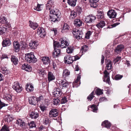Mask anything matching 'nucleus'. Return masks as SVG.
<instances>
[{
    "mask_svg": "<svg viewBox=\"0 0 131 131\" xmlns=\"http://www.w3.org/2000/svg\"><path fill=\"white\" fill-rule=\"evenodd\" d=\"M54 3L53 0H50L47 1L46 4V9L49 11L50 19L52 23L57 22L61 17V13L58 9H51V7H54Z\"/></svg>",
    "mask_w": 131,
    "mask_h": 131,
    "instance_id": "f257e3e1",
    "label": "nucleus"
},
{
    "mask_svg": "<svg viewBox=\"0 0 131 131\" xmlns=\"http://www.w3.org/2000/svg\"><path fill=\"white\" fill-rule=\"evenodd\" d=\"M69 42L66 39L65 37H63L60 38L59 42L54 41L53 43L54 49H56V48L60 47L62 48H66L69 45Z\"/></svg>",
    "mask_w": 131,
    "mask_h": 131,
    "instance_id": "f03ea898",
    "label": "nucleus"
},
{
    "mask_svg": "<svg viewBox=\"0 0 131 131\" xmlns=\"http://www.w3.org/2000/svg\"><path fill=\"white\" fill-rule=\"evenodd\" d=\"M83 28H79L78 29H74L72 33L74 37L77 39H80L82 38L83 33L82 31Z\"/></svg>",
    "mask_w": 131,
    "mask_h": 131,
    "instance_id": "7ed1b4c3",
    "label": "nucleus"
},
{
    "mask_svg": "<svg viewBox=\"0 0 131 131\" xmlns=\"http://www.w3.org/2000/svg\"><path fill=\"white\" fill-rule=\"evenodd\" d=\"M25 58V60L29 63H35L37 61V59L32 53L26 54Z\"/></svg>",
    "mask_w": 131,
    "mask_h": 131,
    "instance_id": "20e7f679",
    "label": "nucleus"
},
{
    "mask_svg": "<svg viewBox=\"0 0 131 131\" xmlns=\"http://www.w3.org/2000/svg\"><path fill=\"white\" fill-rule=\"evenodd\" d=\"M80 58L78 56H74L70 57L69 56H67L64 58V62L68 64H71L74 61H76L79 59Z\"/></svg>",
    "mask_w": 131,
    "mask_h": 131,
    "instance_id": "39448f33",
    "label": "nucleus"
},
{
    "mask_svg": "<svg viewBox=\"0 0 131 131\" xmlns=\"http://www.w3.org/2000/svg\"><path fill=\"white\" fill-rule=\"evenodd\" d=\"M13 88L17 92L19 93L23 90V88L18 82H15L13 84Z\"/></svg>",
    "mask_w": 131,
    "mask_h": 131,
    "instance_id": "423d86ee",
    "label": "nucleus"
},
{
    "mask_svg": "<svg viewBox=\"0 0 131 131\" xmlns=\"http://www.w3.org/2000/svg\"><path fill=\"white\" fill-rule=\"evenodd\" d=\"M124 48V46L122 44L118 45L114 49L115 54L117 55L123 51Z\"/></svg>",
    "mask_w": 131,
    "mask_h": 131,
    "instance_id": "0eeeda50",
    "label": "nucleus"
},
{
    "mask_svg": "<svg viewBox=\"0 0 131 131\" xmlns=\"http://www.w3.org/2000/svg\"><path fill=\"white\" fill-rule=\"evenodd\" d=\"M58 115V111L56 109H52L49 113V116L50 118L55 117Z\"/></svg>",
    "mask_w": 131,
    "mask_h": 131,
    "instance_id": "6e6552de",
    "label": "nucleus"
},
{
    "mask_svg": "<svg viewBox=\"0 0 131 131\" xmlns=\"http://www.w3.org/2000/svg\"><path fill=\"white\" fill-rule=\"evenodd\" d=\"M70 84V83L67 81L66 80H64L61 81L59 83V86L62 89H66Z\"/></svg>",
    "mask_w": 131,
    "mask_h": 131,
    "instance_id": "1a4fd4ad",
    "label": "nucleus"
},
{
    "mask_svg": "<svg viewBox=\"0 0 131 131\" xmlns=\"http://www.w3.org/2000/svg\"><path fill=\"white\" fill-rule=\"evenodd\" d=\"M37 31L38 35L41 38L44 37L46 35L45 30L43 28L39 27L37 30Z\"/></svg>",
    "mask_w": 131,
    "mask_h": 131,
    "instance_id": "9d476101",
    "label": "nucleus"
},
{
    "mask_svg": "<svg viewBox=\"0 0 131 131\" xmlns=\"http://www.w3.org/2000/svg\"><path fill=\"white\" fill-rule=\"evenodd\" d=\"M107 14L108 17L111 18H115L117 14L115 11L113 9L109 10L107 12Z\"/></svg>",
    "mask_w": 131,
    "mask_h": 131,
    "instance_id": "9b49d317",
    "label": "nucleus"
},
{
    "mask_svg": "<svg viewBox=\"0 0 131 131\" xmlns=\"http://www.w3.org/2000/svg\"><path fill=\"white\" fill-rule=\"evenodd\" d=\"M38 45V43L37 41H32L30 42L29 43V46L30 48L31 49H36Z\"/></svg>",
    "mask_w": 131,
    "mask_h": 131,
    "instance_id": "f8f14e48",
    "label": "nucleus"
},
{
    "mask_svg": "<svg viewBox=\"0 0 131 131\" xmlns=\"http://www.w3.org/2000/svg\"><path fill=\"white\" fill-rule=\"evenodd\" d=\"M96 17L94 16L89 15L86 17L85 18V22L87 23H91L94 22Z\"/></svg>",
    "mask_w": 131,
    "mask_h": 131,
    "instance_id": "ddd939ff",
    "label": "nucleus"
},
{
    "mask_svg": "<svg viewBox=\"0 0 131 131\" xmlns=\"http://www.w3.org/2000/svg\"><path fill=\"white\" fill-rule=\"evenodd\" d=\"M104 77L105 79L103 80L104 82H106L107 83L109 84L110 82V79L109 77V73L106 70L104 72Z\"/></svg>",
    "mask_w": 131,
    "mask_h": 131,
    "instance_id": "4468645a",
    "label": "nucleus"
},
{
    "mask_svg": "<svg viewBox=\"0 0 131 131\" xmlns=\"http://www.w3.org/2000/svg\"><path fill=\"white\" fill-rule=\"evenodd\" d=\"M22 68L23 69L28 71L30 72L32 70L31 66L27 63L24 64L22 66Z\"/></svg>",
    "mask_w": 131,
    "mask_h": 131,
    "instance_id": "2eb2a0df",
    "label": "nucleus"
},
{
    "mask_svg": "<svg viewBox=\"0 0 131 131\" xmlns=\"http://www.w3.org/2000/svg\"><path fill=\"white\" fill-rule=\"evenodd\" d=\"M39 116V113L35 111L31 112L29 113L30 117L32 119H36L38 118Z\"/></svg>",
    "mask_w": 131,
    "mask_h": 131,
    "instance_id": "dca6fc26",
    "label": "nucleus"
},
{
    "mask_svg": "<svg viewBox=\"0 0 131 131\" xmlns=\"http://www.w3.org/2000/svg\"><path fill=\"white\" fill-rule=\"evenodd\" d=\"M2 44L3 47H4L8 46L11 44L10 40L8 38H6L3 40Z\"/></svg>",
    "mask_w": 131,
    "mask_h": 131,
    "instance_id": "f3484780",
    "label": "nucleus"
},
{
    "mask_svg": "<svg viewBox=\"0 0 131 131\" xmlns=\"http://www.w3.org/2000/svg\"><path fill=\"white\" fill-rule=\"evenodd\" d=\"M28 101L30 104L35 105L36 103V98L34 96L29 97L28 98Z\"/></svg>",
    "mask_w": 131,
    "mask_h": 131,
    "instance_id": "a211bd4d",
    "label": "nucleus"
},
{
    "mask_svg": "<svg viewBox=\"0 0 131 131\" xmlns=\"http://www.w3.org/2000/svg\"><path fill=\"white\" fill-rule=\"evenodd\" d=\"M99 0H89L91 6L95 8L97 6V3Z\"/></svg>",
    "mask_w": 131,
    "mask_h": 131,
    "instance_id": "6ab92c4d",
    "label": "nucleus"
},
{
    "mask_svg": "<svg viewBox=\"0 0 131 131\" xmlns=\"http://www.w3.org/2000/svg\"><path fill=\"white\" fill-rule=\"evenodd\" d=\"M20 46V45H19V42H18L14 41V48L16 52H18L19 51Z\"/></svg>",
    "mask_w": 131,
    "mask_h": 131,
    "instance_id": "aec40b11",
    "label": "nucleus"
},
{
    "mask_svg": "<svg viewBox=\"0 0 131 131\" xmlns=\"http://www.w3.org/2000/svg\"><path fill=\"white\" fill-rule=\"evenodd\" d=\"M1 71L2 73L5 75H7L10 72L9 70L5 67H2L1 69Z\"/></svg>",
    "mask_w": 131,
    "mask_h": 131,
    "instance_id": "412c9836",
    "label": "nucleus"
},
{
    "mask_svg": "<svg viewBox=\"0 0 131 131\" xmlns=\"http://www.w3.org/2000/svg\"><path fill=\"white\" fill-rule=\"evenodd\" d=\"M42 60L43 62V63L45 64H48L50 62V60L49 58L47 57H43L42 59Z\"/></svg>",
    "mask_w": 131,
    "mask_h": 131,
    "instance_id": "4be33fe9",
    "label": "nucleus"
},
{
    "mask_svg": "<svg viewBox=\"0 0 131 131\" xmlns=\"http://www.w3.org/2000/svg\"><path fill=\"white\" fill-rule=\"evenodd\" d=\"M61 50L59 49H54L53 54V56L54 57H56L59 56Z\"/></svg>",
    "mask_w": 131,
    "mask_h": 131,
    "instance_id": "5701e85b",
    "label": "nucleus"
},
{
    "mask_svg": "<svg viewBox=\"0 0 131 131\" xmlns=\"http://www.w3.org/2000/svg\"><path fill=\"white\" fill-rule=\"evenodd\" d=\"M26 89L28 91L32 92L34 90L33 86L31 84H28L26 86Z\"/></svg>",
    "mask_w": 131,
    "mask_h": 131,
    "instance_id": "b1692460",
    "label": "nucleus"
},
{
    "mask_svg": "<svg viewBox=\"0 0 131 131\" xmlns=\"http://www.w3.org/2000/svg\"><path fill=\"white\" fill-rule=\"evenodd\" d=\"M48 80L49 82L54 80L55 78V77L53 75V73L50 72H48Z\"/></svg>",
    "mask_w": 131,
    "mask_h": 131,
    "instance_id": "393cba45",
    "label": "nucleus"
},
{
    "mask_svg": "<svg viewBox=\"0 0 131 131\" xmlns=\"http://www.w3.org/2000/svg\"><path fill=\"white\" fill-rule=\"evenodd\" d=\"M106 65L105 67L106 69L108 70H110L112 68V62L110 60H107L106 62Z\"/></svg>",
    "mask_w": 131,
    "mask_h": 131,
    "instance_id": "a878e982",
    "label": "nucleus"
},
{
    "mask_svg": "<svg viewBox=\"0 0 131 131\" xmlns=\"http://www.w3.org/2000/svg\"><path fill=\"white\" fill-rule=\"evenodd\" d=\"M70 71L68 69H64L63 72L62 76L63 77L65 78L66 77L68 76L70 74Z\"/></svg>",
    "mask_w": 131,
    "mask_h": 131,
    "instance_id": "bb28decb",
    "label": "nucleus"
},
{
    "mask_svg": "<svg viewBox=\"0 0 131 131\" xmlns=\"http://www.w3.org/2000/svg\"><path fill=\"white\" fill-rule=\"evenodd\" d=\"M102 125L104 126L106 128H108L110 127L111 124L107 121H105L102 123Z\"/></svg>",
    "mask_w": 131,
    "mask_h": 131,
    "instance_id": "cd10ccee",
    "label": "nucleus"
},
{
    "mask_svg": "<svg viewBox=\"0 0 131 131\" xmlns=\"http://www.w3.org/2000/svg\"><path fill=\"white\" fill-rule=\"evenodd\" d=\"M77 0H68V4L72 7H74L75 6Z\"/></svg>",
    "mask_w": 131,
    "mask_h": 131,
    "instance_id": "c85d7f7f",
    "label": "nucleus"
},
{
    "mask_svg": "<svg viewBox=\"0 0 131 131\" xmlns=\"http://www.w3.org/2000/svg\"><path fill=\"white\" fill-rule=\"evenodd\" d=\"M38 73L39 75L41 77H43V75L46 74L45 70L43 69L38 70Z\"/></svg>",
    "mask_w": 131,
    "mask_h": 131,
    "instance_id": "c756f323",
    "label": "nucleus"
},
{
    "mask_svg": "<svg viewBox=\"0 0 131 131\" xmlns=\"http://www.w3.org/2000/svg\"><path fill=\"white\" fill-rule=\"evenodd\" d=\"M11 59L12 62L15 65H16L18 64V59L16 56H12Z\"/></svg>",
    "mask_w": 131,
    "mask_h": 131,
    "instance_id": "7c9ffc66",
    "label": "nucleus"
},
{
    "mask_svg": "<svg viewBox=\"0 0 131 131\" xmlns=\"http://www.w3.org/2000/svg\"><path fill=\"white\" fill-rule=\"evenodd\" d=\"M0 22L2 24H6L7 23L6 18L2 15L0 17Z\"/></svg>",
    "mask_w": 131,
    "mask_h": 131,
    "instance_id": "2f4dec72",
    "label": "nucleus"
},
{
    "mask_svg": "<svg viewBox=\"0 0 131 131\" xmlns=\"http://www.w3.org/2000/svg\"><path fill=\"white\" fill-rule=\"evenodd\" d=\"M98 13L97 15V18L99 19H101L103 18L104 17L103 13L100 11H98Z\"/></svg>",
    "mask_w": 131,
    "mask_h": 131,
    "instance_id": "473e14b6",
    "label": "nucleus"
},
{
    "mask_svg": "<svg viewBox=\"0 0 131 131\" xmlns=\"http://www.w3.org/2000/svg\"><path fill=\"white\" fill-rule=\"evenodd\" d=\"M94 91H93L87 97V99L88 100V101H90L92 100L93 98L95 97L94 96Z\"/></svg>",
    "mask_w": 131,
    "mask_h": 131,
    "instance_id": "72a5a7b5",
    "label": "nucleus"
},
{
    "mask_svg": "<svg viewBox=\"0 0 131 131\" xmlns=\"http://www.w3.org/2000/svg\"><path fill=\"white\" fill-rule=\"evenodd\" d=\"M77 12H75L74 11H72L71 12L70 16V19H74L77 16Z\"/></svg>",
    "mask_w": 131,
    "mask_h": 131,
    "instance_id": "f704fd0d",
    "label": "nucleus"
},
{
    "mask_svg": "<svg viewBox=\"0 0 131 131\" xmlns=\"http://www.w3.org/2000/svg\"><path fill=\"white\" fill-rule=\"evenodd\" d=\"M53 96L57 97H59L61 95L62 92L54 91L53 92Z\"/></svg>",
    "mask_w": 131,
    "mask_h": 131,
    "instance_id": "c9c22d12",
    "label": "nucleus"
},
{
    "mask_svg": "<svg viewBox=\"0 0 131 131\" xmlns=\"http://www.w3.org/2000/svg\"><path fill=\"white\" fill-rule=\"evenodd\" d=\"M75 10V12H77V14H78L79 15L81 13L82 10L81 8L79 6H77Z\"/></svg>",
    "mask_w": 131,
    "mask_h": 131,
    "instance_id": "e433bc0d",
    "label": "nucleus"
},
{
    "mask_svg": "<svg viewBox=\"0 0 131 131\" xmlns=\"http://www.w3.org/2000/svg\"><path fill=\"white\" fill-rule=\"evenodd\" d=\"M82 22L79 19H76L74 20V25H82Z\"/></svg>",
    "mask_w": 131,
    "mask_h": 131,
    "instance_id": "4c0bfd02",
    "label": "nucleus"
},
{
    "mask_svg": "<svg viewBox=\"0 0 131 131\" xmlns=\"http://www.w3.org/2000/svg\"><path fill=\"white\" fill-rule=\"evenodd\" d=\"M74 48L72 47L69 46L68 47L67 49V52L68 54L71 53L73 52Z\"/></svg>",
    "mask_w": 131,
    "mask_h": 131,
    "instance_id": "58836bf2",
    "label": "nucleus"
},
{
    "mask_svg": "<svg viewBox=\"0 0 131 131\" xmlns=\"http://www.w3.org/2000/svg\"><path fill=\"white\" fill-rule=\"evenodd\" d=\"M69 25H63L62 31V32H67L69 30Z\"/></svg>",
    "mask_w": 131,
    "mask_h": 131,
    "instance_id": "ea45409f",
    "label": "nucleus"
},
{
    "mask_svg": "<svg viewBox=\"0 0 131 131\" xmlns=\"http://www.w3.org/2000/svg\"><path fill=\"white\" fill-rule=\"evenodd\" d=\"M28 124L30 128L36 127V125L34 121L30 122Z\"/></svg>",
    "mask_w": 131,
    "mask_h": 131,
    "instance_id": "a19ab883",
    "label": "nucleus"
},
{
    "mask_svg": "<svg viewBox=\"0 0 131 131\" xmlns=\"http://www.w3.org/2000/svg\"><path fill=\"white\" fill-rule=\"evenodd\" d=\"M95 93L97 95H100L103 94V92L102 90L99 88H97L96 90Z\"/></svg>",
    "mask_w": 131,
    "mask_h": 131,
    "instance_id": "79ce46f5",
    "label": "nucleus"
},
{
    "mask_svg": "<svg viewBox=\"0 0 131 131\" xmlns=\"http://www.w3.org/2000/svg\"><path fill=\"white\" fill-rule=\"evenodd\" d=\"M92 32L90 31H89L86 33L85 38L86 39H89L90 38V37L91 35Z\"/></svg>",
    "mask_w": 131,
    "mask_h": 131,
    "instance_id": "37998d69",
    "label": "nucleus"
},
{
    "mask_svg": "<svg viewBox=\"0 0 131 131\" xmlns=\"http://www.w3.org/2000/svg\"><path fill=\"white\" fill-rule=\"evenodd\" d=\"M13 96L11 94L7 95L6 96V98L9 102H11L12 100V97Z\"/></svg>",
    "mask_w": 131,
    "mask_h": 131,
    "instance_id": "c03bdc74",
    "label": "nucleus"
},
{
    "mask_svg": "<svg viewBox=\"0 0 131 131\" xmlns=\"http://www.w3.org/2000/svg\"><path fill=\"white\" fill-rule=\"evenodd\" d=\"M7 29V28H5V27H3V28L0 27V34L2 35L4 33H5V32L6 31Z\"/></svg>",
    "mask_w": 131,
    "mask_h": 131,
    "instance_id": "a18cd8bd",
    "label": "nucleus"
},
{
    "mask_svg": "<svg viewBox=\"0 0 131 131\" xmlns=\"http://www.w3.org/2000/svg\"><path fill=\"white\" fill-rule=\"evenodd\" d=\"M60 101L58 99H54L53 100V103L55 105H58Z\"/></svg>",
    "mask_w": 131,
    "mask_h": 131,
    "instance_id": "49530a36",
    "label": "nucleus"
},
{
    "mask_svg": "<svg viewBox=\"0 0 131 131\" xmlns=\"http://www.w3.org/2000/svg\"><path fill=\"white\" fill-rule=\"evenodd\" d=\"M92 109V111L94 112H96L97 109V106L96 105L94 104L92 105L91 107Z\"/></svg>",
    "mask_w": 131,
    "mask_h": 131,
    "instance_id": "de8ad7c7",
    "label": "nucleus"
},
{
    "mask_svg": "<svg viewBox=\"0 0 131 131\" xmlns=\"http://www.w3.org/2000/svg\"><path fill=\"white\" fill-rule=\"evenodd\" d=\"M50 121L48 118H46L43 120V123L45 125H47L49 124L50 122Z\"/></svg>",
    "mask_w": 131,
    "mask_h": 131,
    "instance_id": "09e8293b",
    "label": "nucleus"
},
{
    "mask_svg": "<svg viewBox=\"0 0 131 131\" xmlns=\"http://www.w3.org/2000/svg\"><path fill=\"white\" fill-rule=\"evenodd\" d=\"M88 50V46L86 45H84L82 47L81 50L82 52H85Z\"/></svg>",
    "mask_w": 131,
    "mask_h": 131,
    "instance_id": "8fccbe9b",
    "label": "nucleus"
},
{
    "mask_svg": "<svg viewBox=\"0 0 131 131\" xmlns=\"http://www.w3.org/2000/svg\"><path fill=\"white\" fill-rule=\"evenodd\" d=\"M34 9L38 11H40L41 10V9L40 7V5L39 4H38L36 7H35Z\"/></svg>",
    "mask_w": 131,
    "mask_h": 131,
    "instance_id": "3c124183",
    "label": "nucleus"
},
{
    "mask_svg": "<svg viewBox=\"0 0 131 131\" xmlns=\"http://www.w3.org/2000/svg\"><path fill=\"white\" fill-rule=\"evenodd\" d=\"M58 64L57 60H55L53 62L52 65L53 68L54 69H56L57 68V65Z\"/></svg>",
    "mask_w": 131,
    "mask_h": 131,
    "instance_id": "603ef678",
    "label": "nucleus"
},
{
    "mask_svg": "<svg viewBox=\"0 0 131 131\" xmlns=\"http://www.w3.org/2000/svg\"><path fill=\"white\" fill-rule=\"evenodd\" d=\"M123 76L122 75L117 74L116 75L115 77V79L116 80H118L121 79L122 77Z\"/></svg>",
    "mask_w": 131,
    "mask_h": 131,
    "instance_id": "864d4df0",
    "label": "nucleus"
},
{
    "mask_svg": "<svg viewBox=\"0 0 131 131\" xmlns=\"http://www.w3.org/2000/svg\"><path fill=\"white\" fill-rule=\"evenodd\" d=\"M39 107L42 112H44L46 110V107L43 104L41 105Z\"/></svg>",
    "mask_w": 131,
    "mask_h": 131,
    "instance_id": "5fc2aeb1",
    "label": "nucleus"
},
{
    "mask_svg": "<svg viewBox=\"0 0 131 131\" xmlns=\"http://www.w3.org/2000/svg\"><path fill=\"white\" fill-rule=\"evenodd\" d=\"M67 101V99L66 97H63L61 100V104H64Z\"/></svg>",
    "mask_w": 131,
    "mask_h": 131,
    "instance_id": "6e6d98bb",
    "label": "nucleus"
},
{
    "mask_svg": "<svg viewBox=\"0 0 131 131\" xmlns=\"http://www.w3.org/2000/svg\"><path fill=\"white\" fill-rule=\"evenodd\" d=\"M81 77L80 76H78L77 77V78L74 82H73V84H74V83H80V79Z\"/></svg>",
    "mask_w": 131,
    "mask_h": 131,
    "instance_id": "4d7b16f0",
    "label": "nucleus"
},
{
    "mask_svg": "<svg viewBox=\"0 0 131 131\" xmlns=\"http://www.w3.org/2000/svg\"><path fill=\"white\" fill-rule=\"evenodd\" d=\"M21 48L22 50H24L26 47V44L24 42L21 43Z\"/></svg>",
    "mask_w": 131,
    "mask_h": 131,
    "instance_id": "13d9d810",
    "label": "nucleus"
},
{
    "mask_svg": "<svg viewBox=\"0 0 131 131\" xmlns=\"http://www.w3.org/2000/svg\"><path fill=\"white\" fill-rule=\"evenodd\" d=\"M1 131H8V128L6 126L4 125L1 129Z\"/></svg>",
    "mask_w": 131,
    "mask_h": 131,
    "instance_id": "bf43d9fd",
    "label": "nucleus"
},
{
    "mask_svg": "<svg viewBox=\"0 0 131 131\" xmlns=\"http://www.w3.org/2000/svg\"><path fill=\"white\" fill-rule=\"evenodd\" d=\"M43 97L41 96L37 98H36V102L37 103L40 102L42 100Z\"/></svg>",
    "mask_w": 131,
    "mask_h": 131,
    "instance_id": "052dcab7",
    "label": "nucleus"
},
{
    "mask_svg": "<svg viewBox=\"0 0 131 131\" xmlns=\"http://www.w3.org/2000/svg\"><path fill=\"white\" fill-rule=\"evenodd\" d=\"M101 25H106V23L104 20H99V22L98 23L97 25H101Z\"/></svg>",
    "mask_w": 131,
    "mask_h": 131,
    "instance_id": "680f3d73",
    "label": "nucleus"
},
{
    "mask_svg": "<svg viewBox=\"0 0 131 131\" xmlns=\"http://www.w3.org/2000/svg\"><path fill=\"white\" fill-rule=\"evenodd\" d=\"M74 84H73V83H72L73 87V88H77L79 86L80 84V83H75Z\"/></svg>",
    "mask_w": 131,
    "mask_h": 131,
    "instance_id": "e2e57ef3",
    "label": "nucleus"
},
{
    "mask_svg": "<svg viewBox=\"0 0 131 131\" xmlns=\"http://www.w3.org/2000/svg\"><path fill=\"white\" fill-rule=\"evenodd\" d=\"M54 91L58 92H61V90L59 88L57 87L55 88Z\"/></svg>",
    "mask_w": 131,
    "mask_h": 131,
    "instance_id": "0e129e2a",
    "label": "nucleus"
},
{
    "mask_svg": "<svg viewBox=\"0 0 131 131\" xmlns=\"http://www.w3.org/2000/svg\"><path fill=\"white\" fill-rule=\"evenodd\" d=\"M29 26L31 28L34 30L35 29L38 27L37 25H29Z\"/></svg>",
    "mask_w": 131,
    "mask_h": 131,
    "instance_id": "69168bd1",
    "label": "nucleus"
},
{
    "mask_svg": "<svg viewBox=\"0 0 131 131\" xmlns=\"http://www.w3.org/2000/svg\"><path fill=\"white\" fill-rule=\"evenodd\" d=\"M121 57H116L115 60V62H117L121 60Z\"/></svg>",
    "mask_w": 131,
    "mask_h": 131,
    "instance_id": "338daca9",
    "label": "nucleus"
},
{
    "mask_svg": "<svg viewBox=\"0 0 131 131\" xmlns=\"http://www.w3.org/2000/svg\"><path fill=\"white\" fill-rule=\"evenodd\" d=\"M19 126L22 128H24L25 126V123L22 121L21 122Z\"/></svg>",
    "mask_w": 131,
    "mask_h": 131,
    "instance_id": "774afa93",
    "label": "nucleus"
}]
</instances>
